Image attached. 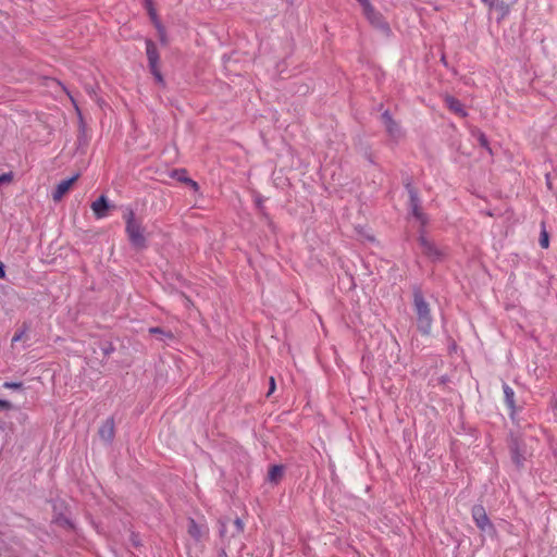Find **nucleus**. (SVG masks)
I'll return each mask as SVG.
<instances>
[{
  "label": "nucleus",
  "instance_id": "nucleus-16",
  "mask_svg": "<svg viewBox=\"0 0 557 557\" xmlns=\"http://www.w3.org/2000/svg\"><path fill=\"white\" fill-rule=\"evenodd\" d=\"M175 176L177 177V180L180 182H183L185 184H188L194 190H198L199 189V185L197 182H195L194 180L189 178L186 176V171L185 170H182V171H175Z\"/></svg>",
  "mask_w": 557,
  "mask_h": 557
},
{
  "label": "nucleus",
  "instance_id": "nucleus-20",
  "mask_svg": "<svg viewBox=\"0 0 557 557\" xmlns=\"http://www.w3.org/2000/svg\"><path fill=\"white\" fill-rule=\"evenodd\" d=\"M525 461V455H512V462L518 467H522Z\"/></svg>",
  "mask_w": 557,
  "mask_h": 557
},
{
  "label": "nucleus",
  "instance_id": "nucleus-5",
  "mask_svg": "<svg viewBox=\"0 0 557 557\" xmlns=\"http://www.w3.org/2000/svg\"><path fill=\"white\" fill-rule=\"evenodd\" d=\"M419 246L421 252L431 260H441L444 256L443 251L438 249L434 243L429 240L425 236L421 235L419 238Z\"/></svg>",
  "mask_w": 557,
  "mask_h": 557
},
{
  "label": "nucleus",
  "instance_id": "nucleus-24",
  "mask_svg": "<svg viewBox=\"0 0 557 557\" xmlns=\"http://www.w3.org/2000/svg\"><path fill=\"white\" fill-rule=\"evenodd\" d=\"M269 383H270V387H269L268 396H270L275 391V380L273 376L270 377Z\"/></svg>",
  "mask_w": 557,
  "mask_h": 557
},
{
  "label": "nucleus",
  "instance_id": "nucleus-6",
  "mask_svg": "<svg viewBox=\"0 0 557 557\" xmlns=\"http://www.w3.org/2000/svg\"><path fill=\"white\" fill-rule=\"evenodd\" d=\"M77 178H78V174H76L67 180L61 181L57 185L55 189L52 193V199L55 202L60 201L64 197V195L71 189V187L77 181Z\"/></svg>",
  "mask_w": 557,
  "mask_h": 557
},
{
  "label": "nucleus",
  "instance_id": "nucleus-34",
  "mask_svg": "<svg viewBox=\"0 0 557 557\" xmlns=\"http://www.w3.org/2000/svg\"><path fill=\"white\" fill-rule=\"evenodd\" d=\"M5 387H13V386H16L15 384H9V383H5L4 384Z\"/></svg>",
  "mask_w": 557,
  "mask_h": 557
},
{
  "label": "nucleus",
  "instance_id": "nucleus-35",
  "mask_svg": "<svg viewBox=\"0 0 557 557\" xmlns=\"http://www.w3.org/2000/svg\"><path fill=\"white\" fill-rule=\"evenodd\" d=\"M555 407L557 408V401H556V405H555Z\"/></svg>",
  "mask_w": 557,
  "mask_h": 557
},
{
  "label": "nucleus",
  "instance_id": "nucleus-30",
  "mask_svg": "<svg viewBox=\"0 0 557 557\" xmlns=\"http://www.w3.org/2000/svg\"><path fill=\"white\" fill-rule=\"evenodd\" d=\"M10 181V176L7 175V174H3L0 176V183H3V182H9Z\"/></svg>",
  "mask_w": 557,
  "mask_h": 557
},
{
  "label": "nucleus",
  "instance_id": "nucleus-17",
  "mask_svg": "<svg viewBox=\"0 0 557 557\" xmlns=\"http://www.w3.org/2000/svg\"><path fill=\"white\" fill-rule=\"evenodd\" d=\"M411 206H412V214L413 216L421 222L422 225L426 223V218L424 213L422 212L421 208L418 206L417 200L412 197L411 198Z\"/></svg>",
  "mask_w": 557,
  "mask_h": 557
},
{
  "label": "nucleus",
  "instance_id": "nucleus-33",
  "mask_svg": "<svg viewBox=\"0 0 557 557\" xmlns=\"http://www.w3.org/2000/svg\"><path fill=\"white\" fill-rule=\"evenodd\" d=\"M132 541H133V544H134L135 546H139V542H138V540L136 539L135 534H133V535H132Z\"/></svg>",
  "mask_w": 557,
  "mask_h": 557
},
{
  "label": "nucleus",
  "instance_id": "nucleus-28",
  "mask_svg": "<svg viewBox=\"0 0 557 557\" xmlns=\"http://www.w3.org/2000/svg\"><path fill=\"white\" fill-rule=\"evenodd\" d=\"M149 332H150L151 334H163V330H162V329H160V327H151V329L149 330Z\"/></svg>",
  "mask_w": 557,
  "mask_h": 557
},
{
  "label": "nucleus",
  "instance_id": "nucleus-26",
  "mask_svg": "<svg viewBox=\"0 0 557 557\" xmlns=\"http://www.w3.org/2000/svg\"><path fill=\"white\" fill-rule=\"evenodd\" d=\"M159 33V37H160V40L165 44L166 42V35H165V29L164 27L162 26V30H158Z\"/></svg>",
  "mask_w": 557,
  "mask_h": 557
},
{
  "label": "nucleus",
  "instance_id": "nucleus-29",
  "mask_svg": "<svg viewBox=\"0 0 557 557\" xmlns=\"http://www.w3.org/2000/svg\"><path fill=\"white\" fill-rule=\"evenodd\" d=\"M4 277H5L4 265H3V263L0 261V278H4Z\"/></svg>",
  "mask_w": 557,
  "mask_h": 557
},
{
  "label": "nucleus",
  "instance_id": "nucleus-1",
  "mask_svg": "<svg viewBox=\"0 0 557 557\" xmlns=\"http://www.w3.org/2000/svg\"><path fill=\"white\" fill-rule=\"evenodd\" d=\"M413 305L417 313V325L421 333L429 334L432 327V315L429 304L425 301L422 293L417 289L413 293Z\"/></svg>",
  "mask_w": 557,
  "mask_h": 557
},
{
  "label": "nucleus",
  "instance_id": "nucleus-9",
  "mask_svg": "<svg viewBox=\"0 0 557 557\" xmlns=\"http://www.w3.org/2000/svg\"><path fill=\"white\" fill-rule=\"evenodd\" d=\"M108 200L106 196H100L91 203V210L97 219H102L107 215Z\"/></svg>",
  "mask_w": 557,
  "mask_h": 557
},
{
  "label": "nucleus",
  "instance_id": "nucleus-25",
  "mask_svg": "<svg viewBox=\"0 0 557 557\" xmlns=\"http://www.w3.org/2000/svg\"><path fill=\"white\" fill-rule=\"evenodd\" d=\"M540 244L543 248L548 247V236L546 233L543 234V237L541 238Z\"/></svg>",
  "mask_w": 557,
  "mask_h": 557
},
{
  "label": "nucleus",
  "instance_id": "nucleus-2",
  "mask_svg": "<svg viewBox=\"0 0 557 557\" xmlns=\"http://www.w3.org/2000/svg\"><path fill=\"white\" fill-rule=\"evenodd\" d=\"M124 219L126 223L125 232L132 245L138 249L146 248V238L144 236V230L141 224L135 220L134 211H127L124 214Z\"/></svg>",
  "mask_w": 557,
  "mask_h": 557
},
{
  "label": "nucleus",
  "instance_id": "nucleus-7",
  "mask_svg": "<svg viewBox=\"0 0 557 557\" xmlns=\"http://www.w3.org/2000/svg\"><path fill=\"white\" fill-rule=\"evenodd\" d=\"M146 54H147L149 67H154L156 65H159L160 55H159L156 44L150 39L146 40Z\"/></svg>",
  "mask_w": 557,
  "mask_h": 557
},
{
  "label": "nucleus",
  "instance_id": "nucleus-32",
  "mask_svg": "<svg viewBox=\"0 0 557 557\" xmlns=\"http://www.w3.org/2000/svg\"><path fill=\"white\" fill-rule=\"evenodd\" d=\"M218 557H227V554L225 552L224 548H222L219 553H218Z\"/></svg>",
  "mask_w": 557,
  "mask_h": 557
},
{
  "label": "nucleus",
  "instance_id": "nucleus-8",
  "mask_svg": "<svg viewBox=\"0 0 557 557\" xmlns=\"http://www.w3.org/2000/svg\"><path fill=\"white\" fill-rule=\"evenodd\" d=\"M444 101H445L447 108L453 113H455L456 115H458L460 117L467 116V111L465 110L462 103L457 98L447 95V96H445Z\"/></svg>",
  "mask_w": 557,
  "mask_h": 557
},
{
  "label": "nucleus",
  "instance_id": "nucleus-19",
  "mask_svg": "<svg viewBox=\"0 0 557 557\" xmlns=\"http://www.w3.org/2000/svg\"><path fill=\"white\" fill-rule=\"evenodd\" d=\"M149 69H150L151 74L154 76L156 81L159 84H164V79H163V76L161 74L160 66L156 65L154 67H149Z\"/></svg>",
  "mask_w": 557,
  "mask_h": 557
},
{
  "label": "nucleus",
  "instance_id": "nucleus-18",
  "mask_svg": "<svg viewBox=\"0 0 557 557\" xmlns=\"http://www.w3.org/2000/svg\"><path fill=\"white\" fill-rule=\"evenodd\" d=\"M364 15L367 16V18L373 23V24H376V23H380V15L379 13L374 10V8L371 5V11L370 12H363Z\"/></svg>",
  "mask_w": 557,
  "mask_h": 557
},
{
  "label": "nucleus",
  "instance_id": "nucleus-23",
  "mask_svg": "<svg viewBox=\"0 0 557 557\" xmlns=\"http://www.w3.org/2000/svg\"><path fill=\"white\" fill-rule=\"evenodd\" d=\"M482 2L490 9L492 10L493 8H495L497 5V3L499 2V0H482Z\"/></svg>",
  "mask_w": 557,
  "mask_h": 557
},
{
  "label": "nucleus",
  "instance_id": "nucleus-21",
  "mask_svg": "<svg viewBox=\"0 0 557 557\" xmlns=\"http://www.w3.org/2000/svg\"><path fill=\"white\" fill-rule=\"evenodd\" d=\"M476 137L482 147L488 148V140L482 132L476 131Z\"/></svg>",
  "mask_w": 557,
  "mask_h": 557
},
{
  "label": "nucleus",
  "instance_id": "nucleus-3",
  "mask_svg": "<svg viewBox=\"0 0 557 557\" xmlns=\"http://www.w3.org/2000/svg\"><path fill=\"white\" fill-rule=\"evenodd\" d=\"M219 534L221 539L225 540L228 544L232 539L240 535L245 530V524L239 517L232 520L228 517L221 518L219 520Z\"/></svg>",
  "mask_w": 557,
  "mask_h": 557
},
{
  "label": "nucleus",
  "instance_id": "nucleus-15",
  "mask_svg": "<svg viewBox=\"0 0 557 557\" xmlns=\"http://www.w3.org/2000/svg\"><path fill=\"white\" fill-rule=\"evenodd\" d=\"M188 534L196 541H199L202 536L201 528L193 518L188 521Z\"/></svg>",
  "mask_w": 557,
  "mask_h": 557
},
{
  "label": "nucleus",
  "instance_id": "nucleus-14",
  "mask_svg": "<svg viewBox=\"0 0 557 557\" xmlns=\"http://www.w3.org/2000/svg\"><path fill=\"white\" fill-rule=\"evenodd\" d=\"M145 1H146V8H147V11H148V14H149L153 25L156 26V28L158 30H162V24L159 21V17L157 15L156 9L153 8V4H152L151 0H145Z\"/></svg>",
  "mask_w": 557,
  "mask_h": 557
},
{
  "label": "nucleus",
  "instance_id": "nucleus-22",
  "mask_svg": "<svg viewBox=\"0 0 557 557\" xmlns=\"http://www.w3.org/2000/svg\"><path fill=\"white\" fill-rule=\"evenodd\" d=\"M362 9H363V12H370L371 11V3L369 0H357Z\"/></svg>",
  "mask_w": 557,
  "mask_h": 557
},
{
  "label": "nucleus",
  "instance_id": "nucleus-10",
  "mask_svg": "<svg viewBox=\"0 0 557 557\" xmlns=\"http://www.w3.org/2000/svg\"><path fill=\"white\" fill-rule=\"evenodd\" d=\"M99 435L103 441H111L114 436V421L113 419H107L102 422L99 428Z\"/></svg>",
  "mask_w": 557,
  "mask_h": 557
},
{
  "label": "nucleus",
  "instance_id": "nucleus-4",
  "mask_svg": "<svg viewBox=\"0 0 557 557\" xmlns=\"http://www.w3.org/2000/svg\"><path fill=\"white\" fill-rule=\"evenodd\" d=\"M471 515L475 525L485 533L495 532L494 524L491 522L483 505H474L471 509Z\"/></svg>",
  "mask_w": 557,
  "mask_h": 557
},
{
  "label": "nucleus",
  "instance_id": "nucleus-27",
  "mask_svg": "<svg viewBox=\"0 0 557 557\" xmlns=\"http://www.w3.org/2000/svg\"><path fill=\"white\" fill-rule=\"evenodd\" d=\"M11 407V404L7 400L0 399V409H9Z\"/></svg>",
  "mask_w": 557,
  "mask_h": 557
},
{
  "label": "nucleus",
  "instance_id": "nucleus-11",
  "mask_svg": "<svg viewBox=\"0 0 557 557\" xmlns=\"http://www.w3.org/2000/svg\"><path fill=\"white\" fill-rule=\"evenodd\" d=\"M382 121L386 131L392 137H397L400 133L398 124L393 120L392 115L386 111L382 114Z\"/></svg>",
  "mask_w": 557,
  "mask_h": 557
},
{
  "label": "nucleus",
  "instance_id": "nucleus-31",
  "mask_svg": "<svg viewBox=\"0 0 557 557\" xmlns=\"http://www.w3.org/2000/svg\"><path fill=\"white\" fill-rule=\"evenodd\" d=\"M22 335H23L22 333H20V334H15V335L13 336V338H12V342H13V343H15V342L20 341V339L22 338Z\"/></svg>",
  "mask_w": 557,
  "mask_h": 557
},
{
  "label": "nucleus",
  "instance_id": "nucleus-12",
  "mask_svg": "<svg viewBox=\"0 0 557 557\" xmlns=\"http://www.w3.org/2000/svg\"><path fill=\"white\" fill-rule=\"evenodd\" d=\"M503 391L505 404L510 409L511 413H513L516 410L515 392L508 384L503 385Z\"/></svg>",
  "mask_w": 557,
  "mask_h": 557
},
{
  "label": "nucleus",
  "instance_id": "nucleus-13",
  "mask_svg": "<svg viewBox=\"0 0 557 557\" xmlns=\"http://www.w3.org/2000/svg\"><path fill=\"white\" fill-rule=\"evenodd\" d=\"M283 474H284V466L274 465L270 468V470L268 472V480L271 483L277 484L282 480Z\"/></svg>",
  "mask_w": 557,
  "mask_h": 557
}]
</instances>
